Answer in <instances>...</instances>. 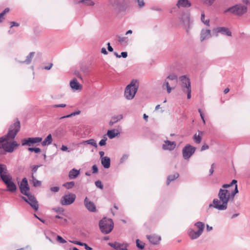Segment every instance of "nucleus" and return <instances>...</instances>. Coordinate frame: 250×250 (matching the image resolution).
Returning a JSON list of instances; mask_svg holds the SVG:
<instances>
[{
  "instance_id": "41",
  "label": "nucleus",
  "mask_w": 250,
  "mask_h": 250,
  "mask_svg": "<svg viewBox=\"0 0 250 250\" xmlns=\"http://www.w3.org/2000/svg\"><path fill=\"white\" fill-rule=\"evenodd\" d=\"M237 182V180H233L230 184H224V185H222V187H223V188H228V189H229V188H230L231 187H232V186L233 185H234H234H235V186H236V185H237V184H236Z\"/></svg>"
},
{
  "instance_id": "5",
  "label": "nucleus",
  "mask_w": 250,
  "mask_h": 250,
  "mask_svg": "<svg viewBox=\"0 0 250 250\" xmlns=\"http://www.w3.org/2000/svg\"><path fill=\"white\" fill-rule=\"evenodd\" d=\"M247 11V6L240 3L227 9L225 13L229 12L235 16L241 17L245 14Z\"/></svg>"
},
{
  "instance_id": "62",
  "label": "nucleus",
  "mask_w": 250,
  "mask_h": 250,
  "mask_svg": "<svg viewBox=\"0 0 250 250\" xmlns=\"http://www.w3.org/2000/svg\"><path fill=\"white\" fill-rule=\"evenodd\" d=\"M208 146L207 145H204L202 146L201 147V151H204L205 150L208 149Z\"/></svg>"
},
{
  "instance_id": "48",
  "label": "nucleus",
  "mask_w": 250,
  "mask_h": 250,
  "mask_svg": "<svg viewBox=\"0 0 250 250\" xmlns=\"http://www.w3.org/2000/svg\"><path fill=\"white\" fill-rule=\"evenodd\" d=\"M95 186L100 188V189H103V185L101 182V181H100V180H98L97 181L95 182Z\"/></svg>"
},
{
  "instance_id": "28",
  "label": "nucleus",
  "mask_w": 250,
  "mask_h": 250,
  "mask_svg": "<svg viewBox=\"0 0 250 250\" xmlns=\"http://www.w3.org/2000/svg\"><path fill=\"white\" fill-rule=\"evenodd\" d=\"M123 117H124L122 114H120L113 116L109 122L110 125H112L117 122L122 120L123 119Z\"/></svg>"
},
{
  "instance_id": "38",
  "label": "nucleus",
  "mask_w": 250,
  "mask_h": 250,
  "mask_svg": "<svg viewBox=\"0 0 250 250\" xmlns=\"http://www.w3.org/2000/svg\"><path fill=\"white\" fill-rule=\"evenodd\" d=\"M201 20L205 25L208 26H209V20H205V15L204 12H203L201 14Z\"/></svg>"
},
{
  "instance_id": "6",
  "label": "nucleus",
  "mask_w": 250,
  "mask_h": 250,
  "mask_svg": "<svg viewBox=\"0 0 250 250\" xmlns=\"http://www.w3.org/2000/svg\"><path fill=\"white\" fill-rule=\"evenodd\" d=\"M99 225L101 231L104 234L110 233L114 227V223L112 220L106 217L101 220Z\"/></svg>"
},
{
  "instance_id": "60",
  "label": "nucleus",
  "mask_w": 250,
  "mask_h": 250,
  "mask_svg": "<svg viewBox=\"0 0 250 250\" xmlns=\"http://www.w3.org/2000/svg\"><path fill=\"white\" fill-rule=\"evenodd\" d=\"M242 1L244 4V5H246L247 6L250 4V0H242Z\"/></svg>"
},
{
  "instance_id": "42",
  "label": "nucleus",
  "mask_w": 250,
  "mask_h": 250,
  "mask_svg": "<svg viewBox=\"0 0 250 250\" xmlns=\"http://www.w3.org/2000/svg\"><path fill=\"white\" fill-rule=\"evenodd\" d=\"M74 185L75 183L74 182H69L64 184L63 186L67 189H70L74 187Z\"/></svg>"
},
{
  "instance_id": "59",
  "label": "nucleus",
  "mask_w": 250,
  "mask_h": 250,
  "mask_svg": "<svg viewBox=\"0 0 250 250\" xmlns=\"http://www.w3.org/2000/svg\"><path fill=\"white\" fill-rule=\"evenodd\" d=\"M82 246H84L86 250H92V249L89 247L86 243H83Z\"/></svg>"
},
{
  "instance_id": "15",
  "label": "nucleus",
  "mask_w": 250,
  "mask_h": 250,
  "mask_svg": "<svg viewBox=\"0 0 250 250\" xmlns=\"http://www.w3.org/2000/svg\"><path fill=\"white\" fill-rule=\"evenodd\" d=\"M213 32L215 33L216 36H218L219 34L230 37L231 32L227 27H218L215 28Z\"/></svg>"
},
{
  "instance_id": "12",
  "label": "nucleus",
  "mask_w": 250,
  "mask_h": 250,
  "mask_svg": "<svg viewBox=\"0 0 250 250\" xmlns=\"http://www.w3.org/2000/svg\"><path fill=\"white\" fill-rule=\"evenodd\" d=\"M22 198L26 202L28 203L35 210L38 209L39 205L38 201L34 196L29 194L27 195L26 197H22Z\"/></svg>"
},
{
  "instance_id": "2",
  "label": "nucleus",
  "mask_w": 250,
  "mask_h": 250,
  "mask_svg": "<svg viewBox=\"0 0 250 250\" xmlns=\"http://www.w3.org/2000/svg\"><path fill=\"white\" fill-rule=\"evenodd\" d=\"M20 129V123L17 121L10 127L6 135L0 137V155L3 154V150L1 149L2 143L7 141L13 140Z\"/></svg>"
},
{
  "instance_id": "7",
  "label": "nucleus",
  "mask_w": 250,
  "mask_h": 250,
  "mask_svg": "<svg viewBox=\"0 0 250 250\" xmlns=\"http://www.w3.org/2000/svg\"><path fill=\"white\" fill-rule=\"evenodd\" d=\"M194 226L198 229V230L195 231L193 229L190 228L188 231V234L192 240L196 239L202 235L205 228V224L199 221L194 224Z\"/></svg>"
},
{
  "instance_id": "43",
  "label": "nucleus",
  "mask_w": 250,
  "mask_h": 250,
  "mask_svg": "<svg viewBox=\"0 0 250 250\" xmlns=\"http://www.w3.org/2000/svg\"><path fill=\"white\" fill-rule=\"evenodd\" d=\"M118 41L121 43H127L128 42V39L127 37H118Z\"/></svg>"
},
{
  "instance_id": "4",
  "label": "nucleus",
  "mask_w": 250,
  "mask_h": 250,
  "mask_svg": "<svg viewBox=\"0 0 250 250\" xmlns=\"http://www.w3.org/2000/svg\"><path fill=\"white\" fill-rule=\"evenodd\" d=\"M180 85L182 93L187 95V98H191V86L189 78L186 75L179 78Z\"/></svg>"
},
{
  "instance_id": "31",
  "label": "nucleus",
  "mask_w": 250,
  "mask_h": 250,
  "mask_svg": "<svg viewBox=\"0 0 250 250\" xmlns=\"http://www.w3.org/2000/svg\"><path fill=\"white\" fill-rule=\"evenodd\" d=\"M162 88L164 89L166 88L167 91L168 93H170L171 92L172 89L174 88V87L172 88L170 86L169 82L166 79L165 80V81L162 85Z\"/></svg>"
},
{
  "instance_id": "36",
  "label": "nucleus",
  "mask_w": 250,
  "mask_h": 250,
  "mask_svg": "<svg viewBox=\"0 0 250 250\" xmlns=\"http://www.w3.org/2000/svg\"><path fill=\"white\" fill-rule=\"evenodd\" d=\"M81 144H83V145L88 144V145H90L93 146H94L95 147H97V144L96 141L94 139H93L84 141Z\"/></svg>"
},
{
  "instance_id": "1",
  "label": "nucleus",
  "mask_w": 250,
  "mask_h": 250,
  "mask_svg": "<svg viewBox=\"0 0 250 250\" xmlns=\"http://www.w3.org/2000/svg\"><path fill=\"white\" fill-rule=\"evenodd\" d=\"M237 193L238 189L237 185L234 189L232 190L222 187L218 193V198L214 199L212 203L209 204V207H213L219 210H225L228 208L229 202L233 201L234 196Z\"/></svg>"
},
{
  "instance_id": "16",
  "label": "nucleus",
  "mask_w": 250,
  "mask_h": 250,
  "mask_svg": "<svg viewBox=\"0 0 250 250\" xmlns=\"http://www.w3.org/2000/svg\"><path fill=\"white\" fill-rule=\"evenodd\" d=\"M19 188L22 194L25 195L26 196L30 194L28 193L29 191V187L28 185L27 179L26 178H24L22 180L19 186Z\"/></svg>"
},
{
  "instance_id": "39",
  "label": "nucleus",
  "mask_w": 250,
  "mask_h": 250,
  "mask_svg": "<svg viewBox=\"0 0 250 250\" xmlns=\"http://www.w3.org/2000/svg\"><path fill=\"white\" fill-rule=\"evenodd\" d=\"M136 243V246L138 249H139L140 250H143L144 249L145 244L144 242L140 241L139 239H137Z\"/></svg>"
},
{
  "instance_id": "57",
  "label": "nucleus",
  "mask_w": 250,
  "mask_h": 250,
  "mask_svg": "<svg viewBox=\"0 0 250 250\" xmlns=\"http://www.w3.org/2000/svg\"><path fill=\"white\" fill-rule=\"evenodd\" d=\"M92 170L93 173H96L98 172V167L96 165H93L92 166Z\"/></svg>"
},
{
  "instance_id": "56",
  "label": "nucleus",
  "mask_w": 250,
  "mask_h": 250,
  "mask_svg": "<svg viewBox=\"0 0 250 250\" xmlns=\"http://www.w3.org/2000/svg\"><path fill=\"white\" fill-rule=\"evenodd\" d=\"M128 155L127 154L124 155L121 159V162H124L125 160H126L128 158Z\"/></svg>"
},
{
  "instance_id": "58",
  "label": "nucleus",
  "mask_w": 250,
  "mask_h": 250,
  "mask_svg": "<svg viewBox=\"0 0 250 250\" xmlns=\"http://www.w3.org/2000/svg\"><path fill=\"white\" fill-rule=\"evenodd\" d=\"M214 164H212L209 170L210 175H212L214 172Z\"/></svg>"
},
{
  "instance_id": "52",
  "label": "nucleus",
  "mask_w": 250,
  "mask_h": 250,
  "mask_svg": "<svg viewBox=\"0 0 250 250\" xmlns=\"http://www.w3.org/2000/svg\"><path fill=\"white\" fill-rule=\"evenodd\" d=\"M60 188L59 187H54L50 188V190L53 192H57L59 191Z\"/></svg>"
},
{
  "instance_id": "34",
  "label": "nucleus",
  "mask_w": 250,
  "mask_h": 250,
  "mask_svg": "<svg viewBox=\"0 0 250 250\" xmlns=\"http://www.w3.org/2000/svg\"><path fill=\"white\" fill-rule=\"evenodd\" d=\"M83 3L86 6H93L95 4L92 0H80L76 2V4Z\"/></svg>"
},
{
  "instance_id": "61",
  "label": "nucleus",
  "mask_w": 250,
  "mask_h": 250,
  "mask_svg": "<svg viewBox=\"0 0 250 250\" xmlns=\"http://www.w3.org/2000/svg\"><path fill=\"white\" fill-rule=\"evenodd\" d=\"M71 242L73 243L74 244L78 245H80V246H83V243H82V242H79V241H72Z\"/></svg>"
},
{
  "instance_id": "44",
  "label": "nucleus",
  "mask_w": 250,
  "mask_h": 250,
  "mask_svg": "<svg viewBox=\"0 0 250 250\" xmlns=\"http://www.w3.org/2000/svg\"><path fill=\"white\" fill-rule=\"evenodd\" d=\"M80 113V111L78 110V111L73 112H72V113H71V114H70L69 115L62 116V117L61 118V119H64V118H69V117H72V116H75L76 115H79Z\"/></svg>"
},
{
  "instance_id": "9",
  "label": "nucleus",
  "mask_w": 250,
  "mask_h": 250,
  "mask_svg": "<svg viewBox=\"0 0 250 250\" xmlns=\"http://www.w3.org/2000/svg\"><path fill=\"white\" fill-rule=\"evenodd\" d=\"M9 141H7L2 143L1 148L3 150V154H4V151L10 153L12 152L15 148L19 146V144L15 141L12 142H9Z\"/></svg>"
},
{
  "instance_id": "27",
  "label": "nucleus",
  "mask_w": 250,
  "mask_h": 250,
  "mask_svg": "<svg viewBox=\"0 0 250 250\" xmlns=\"http://www.w3.org/2000/svg\"><path fill=\"white\" fill-rule=\"evenodd\" d=\"M101 163L105 168H108L110 166V159L105 156L101 159Z\"/></svg>"
},
{
  "instance_id": "8",
  "label": "nucleus",
  "mask_w": 250,
  "mask_h": 250,
  "mask_svg": "<svg viewBox=\"0 0 250 250\" xmlns=\"http://www.w3.org/2000/svg\"><path fill=\"white\" fill-rule=\"evenodd\" d=\"M109 6L117 14L125 10V5L122 0H109Z\"/></svg>"
},
{
  "instance_id": "20",
  "label": "nucleus",
  "mask_w": 250,
  "mask_h": 250,
  "mask_svg": "<svg viewBox=\"0 0 250 250\" xmlns=\"http://www.w3.org/2000/svg\"><path fill=\"white\" fill-rule=\"evenodd\" d=\"M108 245L116 250H127V248L128 247L127 243L121 244L118 242L109 243Z\"/></svg>"
},
{
  "instance_id": "54",
  "label": "nucleus",
  "mask_w": 250,
  "mask_h": 250,
  "mask_svg": "<svg viewBox=\"0 0 250 250\" xmlns=\"http://www.w3.org/2000/svg\"><path fill=\"white\" fill-rule=\"evenodd\" d=\"M137 2L140 7H142L145 5L144 0H137Z\"/></svg>"
},
{
  "instance_id": "23",
  "label": "nucleus",
  "mask_w": 250,
  "mask_h": 250,
  "mask_svg": "<svg viewBox=\"0 0 250 250\" xmlns=\"http://www.w3.org/2000/svg\"><path fill=\"white\" fill-rule=\"evenodd\" d=\"M146 238L152 245L158 244L161 239L160 236L155 234L147 235H146Z\"/></svg>"
},
{
  "instance_id": "53",
  "label": "nucleus",
  "mask_w": 250,
  "mask_h": 250,
  "mask_svg": "<svg viewBox=\"0 0 250 250\" xmlns=\"http://www.w3.org/2000/svg\"><path fill=\"white\" fill-rule=\"evenodd\" d=\"M66 105L64 104H54L52 106L53 107H66Z\"/></svg>"
},
{
  "instance_id": "26",
  "label": "nucleus",
  "mask_w": 250,
  "mask_h": 250,
  "mask_svg": "<svg viewBox=\"0 0 250 250\" xmlns=\"http://www.w3.org/2000/svg\"><path fill=\"white\" fill-rule=\"evenodd\" d=\"M80 174V170L73 168L69 172V178L70 179H74Z\"/></svg>"
},
{
  "instance_id": "64",
  "label": "nucleus",
  "mask_w": 250,
  "mask_h": 250,
  "mask_svg": "<svg viewBox=\"0 0 250 250\" xmlns=\"http://www.w3.org/2000/svg\"><path fill=\"white\" fill-rule=\"evenodd\" d=\"M10 24H11V27H12L13 26H18L19 25V24L18 23H17L14 21L11 22Z\"/></svg>"
},
{
  "instance_id": "19",
  "label": "nucleus",
  "mask_w": 250,
  "mask_h": 250,
  "mask_svg": "<svg viewBox=\"0 0 250 250\" xmlns=\"http://www.w3.org/2000/svg\"><path fill=\"white\" fill-rule=\"evenodd\" d=\"M71 88L74 91L81 90L83 88V86L81 84L76 78L72 79L69 83Z\"/></svg>"
},
{
  "instance_id": "30",
  "label": "nucleus",
  "mask_w": 250,
  "mask_h": 250,
  "mask_svg": "<svg viewBox=\"0 0 250 250\" xmlns=\"http://www.w3.org/2000/svg\"><path fill=\"white\" fill-rule=\"evenodd\" d=\"M52 142V137L51 134H49L45 139L42 142V146H46L50 145Z\"/></svg>"
},
{
  "instance_id": "14",
  "label": "nucleus",
  "mask_w": 250,
  "mask_h": 250,
  "mask_svg": "<svg viewBox=\"0 0 250 250\" xmlns=\"http://www.w3.org/2000/svg\"><path fill=\"white\" fill-rule=\"evenodd\" d=\"M3 182L6 185L7 189V190L10 192H15L17 190L16 185L12 181V178L11 176L6 179L5 178L3 179Z\"/></svg>"
},
{
  "instance_id": "24",
  "label": "nucleus",
  "mask_w": 250,
  "mask_h": 250,
  "mask_svg": "<svg viewBox=\"0 0 250 250\" xmlns=\"http://www.w3.org/2000/svg\"><path fill=\"white\" fill-rule=\"evenodd\" d=\"M181 21L186 27L189 26L190 25L189 14L183 13L181 18Z\"/></svg>"
},
{
  "instance_id": "32",
  "label": "nucleus",
  "mask_w": 250,
  "mask_h": 250,
  "mask_svg": "<svg viewBox=\"0 0 250 250\" xmlns=\"http://www.w3.org/2000/svg\"><path fill=\"white\" fill-rule=\"evenodd\" d=\"M203 135V132L201 131H198V134H195L193 137V139L195 143L199 144L202 140V137Z\"/></svg>"
},
{
  "instance_id": "37",
  "label": "nucleus",
  "mask_w": 250,
  "mask_h": 250,
  "mask_svg": "<svg viewBox=\"0 0 250 250\" xmlns=\"http://www.w3.org/2000/svg\"><path fill=\"white\" fill-rule=\"evenodd\" d=\"M179 174L178 173H175L173 175H169L167 178V185H169V183L176 179L179 177Z\"/></svg>"
},
{
  "instance_id": "10",
  "label": "nucleus",
  "mask_w": 250,
  "mask_h": 250,
  "mask_svg": "<svg viewBox=\"0 0 250 250\" xmlns=\"http://www.w3.org/2000/svg\"><path fill=\"white\" fill-rule=\"evenodd\" d=\"M196 148L188 144L182 149V155L184 159L188 160L194 154Z\"/></svg>"
},
{
  "instance_id": "55",
  "label": "nucleus",
  "mask_w": 250,
  "mask_h": 250,
  "mask_svg": "<svg viewBox=\"0 0 250 250\" xmlns=\"http://www.w3.org/2000/svg\"><path fill=\"white\" fill-rule=\"evenodd\" d=\"M198 112L200 113V116H201V118L203 121V122L204 124H205L206 123V121H205V120L204 119V117L203 116V114L202 113V111H201V110L200 109H198Z\"/></svg>"
},
{
  "instance_id": "50",
  "label": "nucleus",
  "mask_w": 250,
  "mask_h": 250,
  "mask_svg": "<svg viewBox=\"0 0 250 250\" xmlns=\"http://www.w3.org/2000/svg\"><path fill=\"white\" fill-rule=\"evenodd\" d=\"M215 0H205L204 3L208 6L211 5Z\"/></svg>"
},
{
  "instance_id": "51",
  "label": "nucleus",
  "mask_w": 250,
  "mask_h": 250,
  "mask_svg": "<svg viewBox=\"0 0 250 250\" xmlns=\"http://www.w3.org/2000/svg\"><path fill=\"white\" fill-rule=\"evenodd\" d=\"M9 11V9L8 8H5L4 11L0 13V17H1L3 19V16L4 15L8 13Z\"/></svg>"
},
{
  "instance_id": "21",
  "label": "nucleus",
  "mask_w": 250,
  "mask_h": 250,
  "mask_svg": "<svg viewBox=\"0 0 250 250\" xmlns=\"http://www.w3.org/2000/svg\"><path fill=\"white\" fill-rule=\"evenodd\" d=\"M11 175L8 173L6 166L3 164H0V177L2 181L5 178L7 179Z\"/></svg>"
},
{
  "instance_id": "33",
  "label": "nucleus",
  "mask_w": 250,
  "mask_h": 250,
  "mask_svg": "<svg viewBox=\"0 0 250 250\" xmlns=\"http://www.w3.org/2000/svg\"><path fill=\"white\" fill-rule=\"evenodd\" d=\"M119 134V132L117 130L115 129L112 130H109L107 131V135L110 139H113Z\"/></svg>"
},
{
  "instance_id": "17",
  "label": "nucleus",
  "mask_w": 250,
  "mask_h": 250,
  "mask_svg": "<svg viewBox=\"0 0 250 250\" xmlns=\"http://www.w3.org/2000/svg\"><path fill=\"white\" fill-rule=\"evenodd\" d=\"M84 205L89 211L92 212L96 211V207L94 203L91 201L87 197L84 198Z\"/></svg>"
},
{
  "instance_id": "3",
  "label": "nucleus",
  "mask_w": 250,
  "mask_h": 250,
  "mask_svg": "<svg viewBox=\"0 0 250 250\" xmlns=\"http://www.w3.org/2000/svg\"><path fill=\"white\" fill-rule=\"evenodd\" d=\"M139 86V83L138 81L133 79L125 88L124 92L125 98L127 100L133 99L137 92Z\"/></svg>"
},
{
  "instance_id": "25",
  "label": "nucleus",
  "mask_w": 250,
  "mask_h": 250,
  "mask_svg": "<svg viewBox=\"0 0 250 250\" xmlns=\"http://www.w3.org/2000/svg\"><path fill=\"white\" fill-rule=\"evenodd\" d=\"M191 5L190 2L188 0H178L176 6L179 8H188Z\"/></svg>"
},
{
  "instance_id": "11",
  "label": "nucleus",
  "mask_w": 250,
  "mask_h": 250,
  "mask_svg": "<svg viewBox=\"0 0 250 250\" xmlns=\"http://www.w3.org/2000/svg\"><path fill=\"white\" fill-rule=\"evenodd\" d=\"M76 197L75 194L68 193L62 197L60 203L63 206L71 205L75 201Z\"/></svg>"
},
{
  "instance_id": "18",
  "label": "nucleus",
  "mask_w": 250,
  "mask_h": 250,
  "mask_svg": "<svg viewBox=\"0 0 250 250\" xmlns=\"http://www.w3.org/2000/svg\"><path fill=\"white\" fill-rule=\"evenodd\" d=\"M176 146L175 142H171L168 140L164 141L162 145V148L164 150L172 151L174 150Z\"/></svg>"
},
{
  "instance_id": "29",
  "label": "nucleus",
  "mask_w": 250,
  "mask_h": 250,
  "mask_svg": "<svg viewBox=\"0 0 250 250\" xmlns=\"http://www.w3.org/2000/svg\"><path fill=\"white\" fill-rule=\"evenodd\" d=\"M31 179L29 181L33 184V186L35 187H40L41 186V181L38 180L34 176V175H31Z\"/></svg>"
},
{
  "instance_id": "13",
  "label": "nucleus",
  "mask_w": 250,
  "mask_h": 250,
  "mask_svg": "<svg viewBox=\"0 0 250 250\" xmlns=\"http://www.w3.org/2000/svg\"><path fill=\"white\" fill-rule=\"evenodd\" d=\"M42 139L41 137H29L27 139H24L21 140L22 146H31L34 144L41 142Z\"/></svg>"
},
{
  "instance_id": "47",
  "label": "nucleus",
  "mask_w": 250,
  "mask_h": 250,
  "mask_svg": "<svg viewBox=\"0 0 250 250\" xmlns=\"http://www.w3.org/2000/svg\"><path fill=\"white\" fill-rule=\"evenodd\" d=\"M57 240L61 244H64L66 242V241L61 236L57 235Z\"/></svg>"
},
{
  "instance_id": "63",
  "label": "nucleus",
  "mask_w": 250,
  "mask_h": 250,
  "mask_svg": "<svg viewBox=\"0 0 250 250\" xmlns=\"http://www.w3.org/2000/svg\"><path fill=\"white\" fill-rule=\"evenodd\" d=\"M121 57H122L124 58H125L127 56V53L126 52H123L121 53Z\"/></svg>"
},
{
  "instance_id": "49",
  "label": "nucleus",
  "mask_w": 250,
  "mask_h": 250,
  "mask_svg": "<svg viewBox=\"0 0 250 250\" xmlns=\"http://www.w3.org/2000/svg\"><path fill=\"white\" fill-rule=\"evenodd\" d=\"M107 140V138L105 136H104V138L100 141L99 145L101 146H104L106 144V141Z\"/></svg>"
},
{
  "instance_id": "46",
  "label": "nucleus",
  "mask_w": 250,
  "mask_h": 250,
  "mask_svg": "<svg viewBox=\"0 0 250 250\" xmlns=\"http://www.w3.org/2000/svg\"><path fill=\"white\" fill-rule=\"evenodd\" d=\"M28 150L30 152H35V153H40L41 150L39 147H29Z\"/></svg>"
},
{
  "instance_id": "45",
  "label": "nucleus",
  "mask_w": 250,
  "mask_h": 250,
  "mask_svg": "<svg viewBox=\"0 0 250 250\" xmlns=\"http://www.w3.org/2000/svg\"><path fill=\"white\" fill-rule=\"evenodd\" d=\"M177 76L175 74H170L169 75H168L166 79L167 80H171V81H174V80H177Z\"/></svg>"
},
{
  "instance_id": "35",
  "label": "nucleus",
  "mask_w": 250,
  "mask_h": 250,
  "mask_svg": "<svg viewBox=\"0 0 250 250\" xmlns=\"http://www.w3.org/2000/svg\"><path fill=\"white\" fill-rule=\"evenodd\" d=\"M35 55V52H32L26 57V59L24 61L19 62L20 63H25L28 64L31 63L32 60Z\"/></svg>"
},
{
  "instance_id": "22",
  "label": "nucleus",
  "mask_w": 250,
  "mask_h": 250,
  "mask_svg": "<svg viewBox=\"0 0 250 250\" xmlns=\"http://www.w3.org/2000/svg\"><path fill=\"white\" fill-rule=\"evenodd\" d=\"M211 37V31L209 29H202L200 33V41L203 42Z\"/></svg>"
},
{
  "instance_id": "40",
  "label": "nucleus",
  "mask_w": 250,
  "mask_h": 250,
  "mask_svg": "<svg viewBox=\"0 0 250 250\" xmlns=\"http://www.w3.org/2000/svg\"><path fill=\"white\" fill-rule=\"evenodd\" d=\"M41 166H42V165L31 166L30 167V168L31 169V171H32L31 175H34V174L37 172L39 167H40Z\"/></svg>"
}]
</instances>
